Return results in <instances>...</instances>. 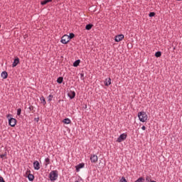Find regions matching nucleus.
Returning <instances> with one entry per match:
<instances>
[{"instance_id":"obj_6","label":"nucleus","mask_w":182,"mask_h":182,"mask_svg":"<svg viewBox=\"0 0 182 182\" xmlns=\"http://www.w3.org/2000/svg\"><path fill=\"white\" fill-rule=\"evenodd\" d=\"M68 97H70V100L72 99H75V96H76V92L72 90H70L69 91H68Z\"/></svg>"},{"instance_id":"obj_28","label":"nucleus","mask_w":182,"mask_h":182,"mask_svg":"<svg viewBox=\"0 0 182 182\" xmlns=\"http://www.w3.org/2000/svg\"><path fill=\"white\" fill-rule=\"evenodd\" d=\"M21 113H22V109L18 108L17 109V116H21Z\"/></svg>"},{"instance_id":"obj_4","label":"nucleus","mask_w":182,"mask_h":182,"mask_svg":"<svg viewBox=\"0 0 182 182\" xmlns=\"http://www.w3.org/2000/svg\"><path fill=\"white\" fill-rule=\"evenodd\" d=\"M61 43H63V45H68L69 42H70V40H69V36L67 34H65L62 36L60 40Z\"/></svg>"},{"instance_id":"obj_34","label":"nucleus","mask_w":182,"mask_h":182,"mask_svg":"<svg viewBox=\"0 0 182 182\" xmlns=\"http://www.w3.org/2000/svg\"><path fill=\"white\" fill-rule=\"evenodd\" d=\"M34 122H36L38 123V122H39V117L34 118Z\"/></svg>"},{"instance_id":"obj_11","label":"nucleus","mask_w":182,"mask_h":182,"mask_svg":"<svg viewBox=\"0 0 182 182\" xmlns=\"http://www.w3.org/2000/svg\"><path fill=\"white\" fill-rule=\"evenodd\" d=\"M91 163H97V155L92 154L90 156Z\"/></svg>"},{"instance_id":"obj_30","label":"nucleus","mask_w":182,"mask_h":182,"mask_svg":"<svg viewBox=\"0 0 182 182\" xmlns=\"http://www.w3.org/2000/svg\"><path fill=\"white\" fill-rule=\"evenodd\" d=\"M80 75L81 80H84V79H85V73H83V72H82Z\"/></svg>"},{"instance_id":"obj_5","label":"nucleus","mask_w":182,"mask_h":182,"mask_svg":"<svg viewBox=\"0 0 182 182\" xmlns=\"http://www.w3.org/2000/svg\"><path fill=\"white\" fill-rule=\"evenodd\" d=\"M127 139V134H122L119 135V136L117 139V143H122V141H124Z\"/></svg>"},{"instance_id":"obj_18","label":"nucleus","mask_w":182,"mask_h":182,"mask_svg":"<svg viewBox=\"0 0 182 182\" xmlns=\"http://www.w3.org/2000/svg\"><path fill=\"white\" fill-rule=\"evenodd\" d=\"M92 26H93V24H92V23L87 24L85 26L86 31H90V29H92Z\"/></svg>"},{"instance_id":"obj_19","label":"nucleus","mask_w":182,"mask_h":182,"mask_svg":"<svg viewBox=\"0 0 182 182\" xmlns=\"http://www.w3.org/2000/svg\"><path fill=\"white\" fill-rule=\"evenodd\" d=\"M49 2H52V0H43L41 1V5H46V4H49Z\"/></svg>"},{"instance_id":"obj_15","label":"nucleus","mask_w":182,"mask_h":182,"mask_svg":"<svg viewBox=\"0 0 182 182\" xmlns=\"http://www.w3.org/2000/svg\"><path fill=\"white\" fill-rule=\"evenodd\" d=\"M40 100L41 102V104L43 105V106H46V100H45V97H43V95H42L40 98Z\"/></svg>"},{"instance_id":"obj_7","label":"nucleus","mask_w":182,"mask_h":182,"mask_svg":"<svg viewBox=\"0 0 182 182\" xmlns=\"http://www.w3.org/2000/svg\"><path fill=\"white\" fill-rule=\"evenodd\" d=\"M123 39H124V35L119 34L115 36L114 41L115 42H120L121 41H123Z\"/></svg>"},{"instance_id":"obj_13","label":"nucleus","mask_w":182,"mask_h":182,"mask_svg":"<svg viewBox=\"0 0 182 182\" xmlns=\"http://www.w3.org/2000/svg\"><path fill=\"white\" fill-rule=\"evenodd\" d=\"M27 178H28L29 181H33L35 180V176L33 174H28V176H26Z\"/></svg>"},{"instance_id":"obj_23","label":"nucleus","mask_w":182,"mask_h":182,"mask_svg":"<svg viewBox=\"0 0 182 182\" xmlns=\"http://www.w3.org/2000/svg\"><path fill=\"white\" fill-rule=\"evenodd\" d=\"M156 58H161V51H157L155 53Z\"/></svg>"},{"instance_id":"obj_22","label":"nucleus","mask_w":182,"mask_h":182,"mask_svg":"<svg viewBox=\"0 0 182 182\" xmlns=\"http://www.w3.org/2000/svg\"><path fill=\"white\" fill-rule=\"evenodd\" d=\"M48 164H50V159L49 158H46L45 159V166H47Z\"/></svg>"},{"instance_id":"obj_14","label":"nucleus","mask_w":182,"mask_h":182,"mask_svg":"<svg viewBox=\"0 0 182 182\" xmlns=\"http://www.w3.org/2000/svg\"><path fill=\"white\" fill-rule=\"evenodd\" d=\"M1 77H3V79H7L8 78V72L3 71L1 73Z\"/></svg>"},{"instance_id":"obj_24","label":"nucleus","mask_w":182,"mask_h":182,"mask_svg":"<svg viewBox=\"0 0 182 182\" xmlns=\"http://www.w3.org/2000/svg\"><path fill=\"white\" fill-rule=\"evenodd\" d=\"M145 179L143 177H139L136 181H135L134 182H144Z\"/></svg>"},{"instance_id":"obj_35","label":"nucleus","mask_w":182,"mask_h":182,"mask_svg":"<svg viewBox=\"0 0 182 182\" xmlns=\"http://www.w3.org/2000/svg\"><path fill=\"white\" fill-rule=\"evenodd\" d=\"M141 129L142 130H146V127L145 126H142Z\"/></svg>"},{"instance_id":"obj_2","label":"nucleus","mask_w":182,"mask_h":182,"mask_svg":"<svg viewBox=\"0 0 182 182\" xmlns=\"http://www.w3.org/2000/svg\"><path fill=\"white\" fill-rule=\"evenodd\" d=\"M59 176V172L57 170L51 171L49 174V178L50 181H56L58 180V177Z\"/></svg>"},{"instance_id":"obj_9","label":"nucleus","mask_w":182,"mask_h":182,"mask_svg":"<svg viewBox=\"0 0 182 182\" xmlns=\"http://www.w3.org/2000/svg\"><path fill=\"white\" fill-rule=\"evenodd\" d=\"M85 167V163H81L79 164L78 165H77L75 166V170L77 171V173H79V171H80V168H83Z\"/></svg>"},{"instance_id":"obj_33","label":"nucleus","mask_w":182,"mask_h":182,"mask_svg":"<svg viewBox=\"0 0 182 182\" xmlns=\"http://www.w3.org/2000/svg\"><path fill=\"white\" fill-rule=\"evenodd\" d=\"M28 109L30 112H33V109H35V107L33 106H30Z\"/></svg>"},{"instance_id":"obj_31","label":"nucleus","mask_w":182,"mask_h":182,"mask_svg":"<svg viewBox=\"0 0 182 182\" xmlns=\"http://www.w3.org/2000/svg\"><path fill=\"white\" fill-rule=\"evenodd\" d=\"M146 181H147V182L151 181V176H147L146 177Z\"/></svg>"},{"instance_id":"obj_1","label":"nucleus","mask_w":182,"mask_h":182,"mask_svg":"<svg viewBox=\"0 0 182 182\" xmlns=\"http://www.w3.org/2000/svg\"><path fill=\"white\" fill-rule=\"evenodd\" d=\"M138 117L139 119V121L141 122L142 123L146 122L148 119L147 114L144 111L139 112L138 113Z\"/></svg>"},{"instance_id":"obj_8","label":"nucleus","mask_w":182,"mask_h":182,"mask_svg":"<svg viewBox=\"0 0 182 182\" xmlns=\"http://www.w3.org/2000/svg\"><path fill=\"white\" fill-rule=\"evenodd\" d=\"M19 63H20L19 58L16 57L14 60V62L12 64V68H16V66H18V65H19Z\"/></svg>"},{"instance_id":"obj_32","label":"nucleus","mask_w":182,"mask_h":182,"mask_svg":"<svg viewBox=\"0 0 182 182\" xmlns=\"http://www.w3.org/2000/svg\"><path fill=\"white\" fill-rule=\"evenodd\" d=\"M28 174H32V173H31L30 169H27V171H26V177H28Z\"/></svg>"},{"instance_id":"obj_27","label":"nucleus","mask_w":182,"mask_h":182,"mask_svg":"<svg viewBox=\"0 0 182 182\" xmlns=\"http://www.w3.org/2000/svg\"><path fill=\"white\" fill-rule=\"evenodd\" d=\"M48 102H52V99H53V95H50L48 97Z\"/></svg>"},{"instance_id":"obj_20","label":"nucleus","mask_w":182,"mask_h":182,"mask_svg":"<svg viewBox=\"0 0 182 182\" xmlns=\"http://www.w3.org/2000/svg\"><path fill=\"white\" fill-rule=\"evenodd\" d=\"M63 82V77H59L57 79V83H59V85L62 84Z\"/></svg>"},{"instance_id":"obj_3","label":"nucleus","mask_w":182,"mask_h":182,"mask_svg":"<svg viewBox=\"0 0 182 182\" xmlns=\"http://www.w3.org/2000/svg\"><path fill=\"white\" fill-rule=\"evenodd\" d=\"M6 118L9 119V124L11 127H15V126H16V119L13 118L12 114H7Z\"/></svg>"},{"instance_id":"obj_16","label":"nucleus","mask_w":182,"mask_h":182,"mask_svg":"<svg viewBox=\"0 0 182 182\" xmlns=\"http://www.w3.org/2000/svg\"><path fill=\"white\" fill-rule=\"evenodd\" d=\"M79 65H80V60H76L74 63L73 66H74V68H77V66H79Z\"/></svg>"},{"instance_id":"obj_25","label":"nucleus","mask_w":182,"mask_h":182,"mask_svg":"<svg viewBox=\"0 0 182 182\" xmlns=\"http://www.w3.org/2000/svg\"><path fill=\"white\" fill-rule=\"evenodd\" d=\"M73 38H75V33H70L68 36V39L70 41V39H73Z\"/></svg>"},{"instance_id":"obj_26","label":"nucleus","mask_w":182,"mask_h":182,"mask_svg":"<svg viewBox=\"0 0 182 182\" xmlns=\"http://www.w3.org/2000/svg\"><path fill=\"white\" fill-rule=\"evenodd\" d=\"M153 16H156V13H154V12H150V13L149 14V18H153Z\"/></svg>"},{"instance_id":"obj_12","label":"nucleus","mask_w":182,"mask_h":182,"mask_svg":"<svg viewBox=\"0 0 182 182\" xmlns=\"http://www.w3.org/2000/svg\"><path fill=\"white\" fill-rule=\"evenodd\" d=\"M112 85V79L110 77L107 78L105 82V86H110Z\"/></svg>"},{"instance_id":"obj_21","label":"nucleus","mask_w":182,"mask_h":182,"mask_svg":"<svg viewBox=\"0 0 182 182\" xmlns=\"http://www.w3.org/2000/svg\"><path fill=\"white\" fill-rule=\"evenodd\" d=\"M6 156H8V153L6 151L4 152V154H0V157L4 159H8V157H6Z\"/></svg>"},{"instance_id":"obj_17","label":"nucleus","mask_w":182,"mask_h":182,"mask_svg":"<svg viewBox=\"0 0 182 182\" xmlns=\"http://www.w3.org/2000/svg\"><path fill=\"white\" fill-rule=\"evenodd\" d=\"M63 123H64L65 124H70L71 121L69 118H65L63 120Z\"/></svg>"},{"instance_id":"obj_10","label":"nucleus","mask_w":182,"mask_h":182,"mask_svg":"<svg viewBox=\"0 0 182 182\" xmlns=\"http://www.w3.org/2000/svg\"><path fill=\"white\" fill-rule=\"evenodd\" d=\"M33 167L35 170H40L41 169V164H39V161H35L33 162Z\"/></svg>"},{"instance_id":"obj_29","label":"nucleus","mask_w":182,"mask_h":182,"mask_svg":"<svg viewBox=\"0 0 182 182\" xmlns=\"http://www.w3.org/2000/svg\"><path fill=\"white\" fill-rule=\"evenodd\" d=\"M119 182H127V180H126V178L124 176H122V178L119 180Z\"/></svg>"},{"instance_id":"obj_36","label":"nucleus","mask_w":182,"mask_h":182,"mask_svg":"<svg viewBox=\"0 0 182 182\" xmlns=\"http://www.w3.org/2000/svg\"><path fill=\"white\" fill-rule=\"evenodd\" d=\"M0 28H1V25H0Z\"/></svg>"}]
</instances>
